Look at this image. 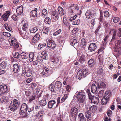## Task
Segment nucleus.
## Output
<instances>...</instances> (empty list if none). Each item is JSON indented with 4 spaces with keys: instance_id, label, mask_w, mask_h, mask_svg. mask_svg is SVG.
<instances>
[{
    "instance_id": "f257e3e1",
    "label": "nucleus",
    "mask_w": 121,
    "mask_h": 121,
    "mask_svg": "<svg viewBox=\"0 0 121 121\" xmlns=\"http://www.w3.org/2000/svg\"><path fill=\"white\" fill-rule=\"evenodd\" d=\"M75 95L76 96L78 102L80 104L84 105L86 103V98L85 93L83 91H77Z\"/></svg>"
},
{
    "instance_id": "f03ea898",
    "label": "nucleus",
    "mask_w": 121,
    "mask_h": 121,
    "mask_svg": "<svg viewBox=\"0 0 121 121\" xmlns=\"http://www.w3.org/2000/svg\"><path fill=\"white\" fill-rule=\"evenodd\" d=\"M19 103V101L16 99L13 100L10 104V110L13 111H14L18 107Z\"/></svg>"
},
{
    "instance_id": "7ed1b4c3",
    "label": "nucleus",
    "mask_w": 121,
    "mask_h": 121,
    "mask_svg": "<svg viewBox=\"0 0 121 121\" xmlns=\"http://www.w3.org/2000/svg\"><path fill=\"white\" fill-rule=\"evenodd\" d=\"M121 43V41L119 40L117 43L116 44L114 47V51L117 52L118 55L121 54V47L119 46L120 44Z\"/></svg>"
},
{
    "instance_id": "20e7f679",
    "label": "nucleus",
    "mask_w": 121,
    "mask_h": 121,
    "mask_svg": "<svg viewBox=\"0 0 121 121\" xmlns=\"http://www.w3.org/2000/svg\"><path fill=\"white\" fill-rule=\"evenodd\" d=\"M85 15L87 18L92 19L95 17L94 12L92 10H88L86 13Z\"/></svg>"
},
{
    "instance_id": "39448f33",
    "label": "nucleus",
    "mask_w": 121,
    "mask_h": 121,
    "mask_svg": "<svg viewBox=\"0 0 121 121\" xmlns=\"http://www.w3.org/2000/svg\"><path fill=\"white\" fill-rule=\"evenodd\" d=\"M47 46L51 49H54L55 48L56 44L53 40L52 39H50L47 42Z\"/></svg>"
},
{
    "instance_id": "423d86ee",
    "label": "nucleus",
    "mask_w": 121,
    "mask_h": 121,
    "mask_svg": "<svg viewBox=\"0 0 121 121\" xmlns=\"http://www.w3.org/2000/svg\"><path fill=\"white\" fill-rule=\"evenodd\" d=\"M52 20L55 21L57 20L59 18V15L58 12L55 11H53L51 14Z\"/></svg>"
},
{
    "instance_id": "0eeeda50",
    "label": "nucleus",
    "mask_w": 121,
    "mask_h": 121,
    "mask_svg": "<svg viewBox=\"0 0 121 121\" xmlns=\"http://www.w3.org/2000/svg\"><path fill=\"white\" fill-rule=\"evenodd\" d=\"M78 38L76 37L72 38L70 41L71 45L75 48L76 45L77 44L78 42Z\"/></svg>"
},
{
    "instance_id": "6e6552de",
    "label": "nucleus",
    "mask_w": 121,
    "mask_h": 121,
    "mask_svg": "<svg viewBox=\"0 0 121 121\" xmlns=\"http://www.w3.org/2000/svg\"><path fill=\"white\" fill-rule=\"evenodd\" d=\"M28 108L27 105L26 103L23 104L21 105L20 108L21 112L20 113L21 114L22 113H24L25 112H27V109Z\"/></svg>"
},
{
    "instance_id": "1a4fd4ad",
    "label": "nucleus",
    "mask_w": 121,
    "mask_h": 121,
    "mask_svg": "<svg viewBox=\"0 0 121 121\" xmlns=\"http://www.w3.org/2000/svg\"><path fill=\"white\" fill-rule=\"evenodd\" d=\"M62 86V84L60 81L56 82L54 86L55 90L56 91H59Z\"/></svg>"
},
{
    "instance_id": "9d476101",
    "label": "nucleus",
    "mask_w": 121,
    "mask_h": 121,
    "mask_svg": "<svg viewBox=\"0 0 121 121\" xmlns=\"http://www.w3.org/2000/svg\"><path fill=\"white\" fill-rule=\"evenodd\" d=\"M11 12L10 11H6V13L2 16L1 18L5 21H7L9 16L11 14Z\"/></svg>"
},
{
    "instance_id": "9b49d317",
    "label": "nucleus",
    "mask_w": 121,
    "mask_h": 121,
    "mask_svg": "<svg viewBox=\"0 0 121 121\" xmlns=\"http://www.w3.org/2000/svg\"><path fill=\"white\" fill-rule=\"evenodd\" d=\"M77 16L75 15L74 16L72 17L69 19V20L71 21H73V24L74 25H78L80 22L79 19H78L77 20L74 21L76 18Z\"/></svg>"
},
{
    "instance_id": "f8f14e48",
    "label": "nucleus",
    "mask_w": 121,
    "mask_h": 121,
    "mask_svg": "<svg viewBox=\"0 0 121 121\" xmlns=\"http://www.w3.org/2000/svg\"><path fill=\"white\" fill-rule=\"evenodd\" d=\"M78 112V109L75 107H73L70 110V117H72L76 115Z\"/></svg>"
},
{
    "instance_id": "ddd939ff",
    "label": "nucleus",
    "mask_w": 121,
    "mask_h": 121,
    "mask_svg": "<svg viewBox=\"0 0 121 121\" xmlns=\"http://www.w3.org/2000/svg\"><path fill=\"white\" fill-rule=\"evenodd\" d=\"M8 40L10 45L11 46H14L17 42L14 37L12 36L10 37Z\"/></svg>"
},
{
    "instance_id": "4468645a",
    "label": "nucleus",
    "mask_w": 121,
    "mask_h": 121,
    "mask_svg": "<svg viewBox=\"0 0 121 121\" xmlns=\"http://www.w3.org/2000/svg\"><path fill=\"white\" fill-rule=\"evenodd\" d=\"M20 65L17 64H15L14 65L13 67V70L15 73L18 72L20 69Z\"/></svg>"
},
{
    "instance_id": "2eb2a0df",
    "label": "nucleus",
    "mask_w": 121,
    "mask_h": 121,
    "mask_svg": "<svg viewBox=\"0 0 121 121\" xmlns=\"http://www.w3.org/2000/svg\"><path fill=\"white\" fill-rule=\"evenodd\" d=\"M40 38V34L38 33L32 39V44H34Z\"/></svg>"
},
{
    "instance_id": "dca6fc26",
    "label": "nucleus",
    "mask_w": 121,
    "mask_h": 121,
    "mask_svg": "<svg viewBox=\"0 0 121 121\" xmlns=\"http://www.w3.org/2000/svg\"><path fill=\"white\" fill-rule=\"evenodd\" d=\"M96 48V44L95 43H91L88 48L89 50L92 52L94 51Z\"/></svg>"
},
{
    "instance_id": "f3484780",
    "label": "nucleus",
    "mask_w": 121,
    "mask_h": 121,
    "mask_svg": "<svg viewBox=\"0 0 121 121\" xmlns=\"http://www.w3.org/2000/svg\"><path fill=\"white\" fill-rule=\"evenodd\" d=\"M56 104V102L54 100H50L48 103V108L51 109L53 108Z\"/></svg>"
},
{
    "instance_id": "a211bd4d",
    "label": "nucleus",
    "mask_w": 121,
    "mask_h": 121,
    "mask_svg": "<svg viewBox=\"0 0 121 121\" xmlns=\"http://www.w3.org/2000/svg\"><path fill=\"white\" fill-rule=\"evenodd\" d=\"M7 86L5 85H0V90L2 92L3 94H4L7 91Z\"/></svg>"
},
{
    "instance_id": "6ab92c4d",
    "label": "nucleus",
    "mask_w": 121,
    "mask_h": 121,
    "mask_svg": "<svg viewBox=\"0 0 121 121\" xmlns=\"http://www.w3.org/2000/svg\"><path fill=\"white\" fill-rule=\"evenodd\" d=\"M91 92L94 94H96L97 92V86L94 83L91 86Z\"/></svg>"
},
{
    "instance_id": "aec40b11",
    "label": "nucleus",
    "mask_w": 121,
    "mask_h": 121,
    "mask_svg": "<svg viewBox=\"0 0 121 121\" xmlns=\"http://www.w3.org/2000/svg\"><path fill=\"white\" fill-rule=\"evenodd\" d=\"M86 59L85 55L82 54L80 57L79 60V62L81 64L83 63L85 61Z\"/></svg>"
},
{
    "instance_id": "412c9836",
    "label": "nucleus",
    "mask_w": 121,
    "mask_h": 121,
    "mask_svg": "<svg viewBox=\"0 0 121 121\" xmlns=\"http://www.w3.org/2000/svg\"><path fill=\"white\" fill-rule=\"evenodd\" d=\"M99 101V100L98 98L96 96L93 97L91 99L92 102L93 103L95 104H97Z\"/></svg>"
},
{
    "instance_id": "4be33fe9",
    "label": "nucleus",
    "mask_w": 121,
    "mask_h": 121,
    "mask_svg": "<svg viewBox=\"0 0 121 121\" xmlns=\"http://www.w3.org/2000/svg\"><path fill=\"white\" fill-rule=\"evenodd\" d=\"M20 34L22 37L25 39H27L29 37V34L27 32H23L20 33Z\"/></svg>"
},
{
    "instance_id": "5701e85b",
    "label": "nucleus",
    "mask_w": 121,
    "mask_h": 121,
    "mask_svg": "<svg viewBox=\"0 0 121 121\" xmlns=\"http://www.w3.org/2000/svg\"><path fill=\"white\" fill-rule=\"evenodd\" d=\"M23 6H21L17 9L16 12L17 14L21 15L22 13L23 12Z\"/></svg>"
},
{
    "instance_id": "b1692460",
    "label": "nucleus",
    "mask_w": 121,
    "mask_h": 121,
    "mask_svg": "<svg viewBox=\"0 0 121 121\" xmlns=\"http://www.w3.org/2000/svg\"><path fill=\"white\" fill-rule=\"evenodd\" d=\"M37 8H35L34 9V10L31 11V16L32 17H37Z\"/></svg>"
},
{
    "instance_id": "393cba45",
    "label": "nucleus",
    "mask_w": 121,
    "mask_h": 121,
    "mask_svg": "<svg viewBox=\"0 0 121 121\" xmlns=\"http://www.w3.org/2000/svg\"><path fill=\"white\" fill-rule=\"evenodd\" d=\"M79 79H81L83 77L82 71L79 70L77 73L76 76Z\"/></svg>"
},
{
    "instance_id": "a878e982",
    "label": "nucleus",
    "mask_w": 121,
    "mask_h": 121,
    "mask_svg": "<svg viewBox=\"0 0 121 121\" xmlns=\"http://www.w3.org/2000/svg\"><path fill=\"white\" fill-rule=\"evenodd\" d=\"M88 64L89 67L91 68L93 67L95 64L94 59H90L88 61Z\"/></svg>"
},
{
    "instance_id": "bb28decb",
    "label": "nucleus",
    "mask_w": 121,
    "mask_h": 121,
    "mask_svg": "<svg viewBox=\"0 0 121 121\" xmlns=\"http://www.w3.org/2000/svg\"><path fill=\"white\" fill-rule=\"evenodd\" d=\"M42 57L44 59H47L48 57L47 52L46 51H44L41 53Z\"/></svg>"
},
{
    "instance_id": "cd10ccee",
    "label": "nucleus",
    "mask_w": 121,
    "mask_h": 121,
    "mask_svg": "<svg viewBox=\"0 0 121 121\" xmlns=\"http://www.w3.org/2000/svg\"><path fill=\"white\" fill-rule=\"evenodd\" d=\"M32 68H29L27 69V71L26 72V75L27 77H29L31 75V72L32 71Z\"/></svg>"
},
{
    "instance_id": "c85d7f7f",
    "label": "nucleus",
    "mask_w": 121,
    "mask_h": 121,
    "mask_svg": "<svg viewBox=\"0 0 121 121\" xmlns=\"http://www.w3.org/2000/svg\"><path fill=\"white\" fill-rule=\"evenodd\" d=\"M83 77H85L88 75L90 73V72L86 68L84 69L82 71Z\"/></svg>"
},
{
    "instance_id": "c756f323",
    "label": "nucleus",
    "mask_w": 121,
    "mask_h": 121,
    "mask_svg": "<svg viewBox=\"0 0 121 121\" xmlns=\"http://www.w3.org/2000/svg\"><path fill=\"white\" fill-rule=\"evenodd\" d=\"M109 100V99L108 98H106L104 97L101 100V103L103 105H105L106 104L107 102H108Z\"/></svg>"
},
{
    "instance_id": "7c9ffc66",
    "label": "nucleus",
    "mask_w": 121,
    "mask_h": 121,
    "mask_svg": "<svg viewBox=\"0 0 121 121\" xmlns=\"http://www.w3.org/2000/svg\"><path fill=\"white\" fill-rule=\"evenodd\" d=\"M85 113L86 114L85 116L86 118H87L88 121H91L92 119L91 115L89 113V111H86Z\"/></svg>"
},
{
    "instance_id": "2f4dec72",
    "label": "nucleus",
    "mask_w": 121,
    "mask_h": 121,
    "mask_svg": "<svg viewBox=\"0 0 121 121\" xmlns=\"http://www.w3.org/2000/svg\"><path fill=\"white\" fill-rule=\"evenodd\" d=\"M78 118L80 119V121H86L85 117L83 114L82 113H80L78 116Z\"/></svg>"
},
{
    "instance_id": "473e14b6",
    "label": "nucleus",
    "mask_w": 121,
    "mask_h": 121,
    "mask_svg": "<svg viewBox=\"0 0 121 121\" xmlns=\"http://www.w3.org/2000/svg\"><path fill=\"white\" fill-rule=\"evenodd\" d=\"M111 32H112L113 34L112 38L111 40V42L113 41L115 39L116 30H115L114 29L110 31L109 32V34H110Z\"/></svg>"
},
{
    "instance_id": "72a5a7b5",
    "label": "nucleus",
    "mask_w": 121,
    "mask_h": 121,
    "mask_svg": "<svg viewBox=\"0 0 121 121\" xmlns=\"http://www.w3.org/2000/svg\"><path fill=\"white\" fill-rule=\"evenodd\" d=\"M97 109V106L95 105H94L90 107L89 108V110L92 112L96 111Z\"/></svg>"
},
{
    "instance_id": "f704fd0d",
    "label": "nucleus",
    "mask_w": 121,
    "mask_h": 121,
    "mask_svg": "<svg viewBox=\"0 0 121 121\" xmlns=\"http://www.w3.org/2000/svg\"><path fill=\"white\" fill-rule=\"evenodd\" d=\"M20 55L22 58L23 59H27L28 57V55L25 52L21 53Z\"/></svg>"
},
{
    "instance_id": "c9c22d12",
    "label": "nucleus",
    "mask_w": 121,
    "mask_h": 121,
    "mask_svg": "<svg viewBox=\"0 0 121 121\" xmlns=\"http://www.w3.org/2000/svg\"><path fill=\"white\" fill-rule=\"evenodd\" d=\"M47 104L46 101L44 99H43L42 100H40L39 102V104L41 106H44Z\"/></svg>"
},
{
    "instance_id": "e433bc0d",
    "label": "nucleus",
    "mask_w": 121,
    "mask_h": 121,
    "mask_svg": "<svg viewBox=\"0 0 121 121\" xmlns=\"http://www.w3.org/2000/svg\"><path fill=\"white\" fill-rule=\"evenodd\" d=\"M87 43V41L86 40L83 38L82 39L81 41V46L82 47H83L86 45Z\"/></svg>"
},
{
    "instance_id": "4c0bfd02",
    "label": "nucleus",
    "mask_w": 121,
    "mask_h": 121,
    "mask_svg": "<svg viewBox=\"0 0 121 121\" xmlns=\"http://www.w3.org/2000/svg\"><path fill=\"white\" fill-rule=\"evenodd\" d=\"M111 95V92L110 90H108L106 91L105 94V95H104V97L105 98H108L109 99V98L110 97Z\"/></svg>"
},
{
    "instance_id": "58836bf2",
    "label": "nucleus",
    "mask_w": 121,
    "mask_h": 121,
    "mask_svg": "<svg viewBox=\"0 0 121 121\" xmlns=\"http://www.w3.org/2000/svg\"><path fill=\"white\" fill-rule=\"evenodd\" d=\"M4 26L5 29L9 31H10L12 30V27L7 23L4 24Z\"/></svg>"
},
{
    "instance_id": "ea45409f",
    "label": "nucleus",
    "mask_w": 121,
    "mask_h": 121,
    "mask_svg": "<svg viewBox=\"0 0 121 121\" xmlns=\"http://www.w3.org/2000/svg\"><path fill=\"white\" fill-rule=\"evenodd\" d=\"M30 58L29 60L30 62L32 61L35 58L34 54V53L31 52L30 53L29 55Z\"/></svg>"
},
{
    "instance_id": "a19ab883",
    "label": "nucleus",
    "mask_w": 121,
    "mask_h": 121,
    "mask_svg": "<svg viewBox=\"0 0 121 121\" xmlns=\"http://www.w3.org/2000/svg\"><path fill=\"white\" fill-rule=\"evenodd\" d=\"M109 37V35H108L106 36L104 39L103 40L102 43L103 46H105L106 45L107 43V41Z\"/></svg>"
},
{
    "instance_id": "79ce46f5",
    "label": "nucleus",
    "mask_w": 121,
    "mask_h": 121,
    "mask_svg": "<svg viewBox=\"0 0 121 121\" xmlns=\"http://www.w3.org/2000/svg\"><path fill=\"white\" fill-rule=\"evenodd\" d=\"M97 85L98 86V87L99 88L104 87L106 86V85L105 83L102 82L98 83Z\"/></svg>"
},
{
    "instance_id": "37998d69",
    "label": "nucleus",
    "mask_w": 121,
    "mask_h": 121,
    "mask_svg": "<svg viewBox=\"0 0 121 121\" xmlns=\"http://www.w3.org/2000/svg\"><path fill=\"white\" fill-rule=\"evenodd\" d=\"M48 71L49 70L48 68H44L41 73L43 75H45V76H48L47 73H48Z\"/></svg>"
},
{
    "instance_id": "c03bdc74",
    "label": "nucleus",
    "mask_w": 121,
    "mask_h": 121,
    "mask_svg": "<svg viewBox=\"0 0 121 121\" xmlns=\"http://www.w3.org/2000/svg\"><path fill=\"white\" fill-rule=\"evenodd\" d=\"M103 69L101 66H99L98 69L97 73L99 75H101L102 74Z\"/></svg>"
},
{
    "instance_id": "a18cd8bd",
    "label": "nucleus",
    "mask_w": 121,
    "mask_h": 121,
    "mask_svg": "<svg viewBox=\"0 0 121 121\" xmlns=\"http://www.w3.org/2000/svg\"><path fill=\"white\" fill-rule=\"evenodd\" d=\"M20 54L18 52H15L13 53V56L15 58H19L20 56Z\"/></svg>"
},
{
    "instance_id": "49530a36",
    "label": "nucleus",
    "mask_w": 121,
    "mask_h": 121,
    "mask_svg": "<svg viewBox=\"0 0 121 121\" xmlns=\"http://www.w3.org/2000/svg\"><path fill=\"white\" fill-rule=\"evenodd\" d=\"M53 85L52 83L49 86V88L50 90L52 92H54L55 91H56L55 90L54 87H53Z\"/></svg>"
},
{
    "instance_id": "de8ad7c7",
    "label": "nucleus",
    "mask_w": 121,
    "mask_h": 121,
    "mask_svg": "<svg viewBox=\"0 0 121 121\" xmlns=\"http://www.w3.org/2000/svg\"><path fill=\"white\" fill-rule=\"evenodd\" d=\"M31 87L32 89H34L38 86L37 83H32L30 84Z\"/></svg>"
},
{
    "instance_id": "09e8293b",
    "label": "nucleus",
    "mask_w": 121,
    "mask_h": 121,
    "mask_svg": "<svg viewBox=\"0 0 121 121\" xmlns=\"http://www.w3.org/2000/svg\"><path fill=\"white\" fill-rule=\"evenodd\" d=\"M38 30V29L36 27H34L33 28L30 29V32L31 33H34Z\"/></svg>"
},
{
    "instance_id": "8fccbe9b",
    "label": "nucleus",
    "mask_w": 121,
    "mask_h": 121,
    "mask_svg": "<svg viewBox=\"0 0 121 121\" xmlns=\"http://www.w3.org/2000/svg\"><path fill=\"white\" fill-rule=\"evenodd\" d=\"M44 22L47 24H50L51 23V19L48 17H46L44 20Z\"/></svg>"
},
{
    "instance_id": "3c124183",
    "label": "nucleus",
    "mask_w": 121,
    "mask_h": 121,
    "mask_svg": "<svg viewBox=\"0 0 121 121\" xmlns=\"http://www.w3.org/2000/svg\"><path fill=\"white\" fill-rule=\"evenodd\" d=\"M28 25L27 23L24 24L22 27L23 30L24 31H26L28 29Z\"/></svg>"
},
{
    "instance_id": "603ef678",
    "label": "nucleus",
    "mask_w": 121,
    "mask_h": 121,
    "mask_svg": "<svg viewBox=\"0 0 121 121\" xmlns=\"http://www.w3.org/2000/svg\"><path fill=\"white\" fill-rule=\"evenodd\" d=\"M0 65L3 69H4L7 66V63L6 62L3 61L0 64Z\"/></svg>"
},
{
    "instance_id": "864d4df0",
    "label": "nucleus",
    "mask_w": 121,
    "mask_h": 121,
    "mask_svg": "<svg viewBox=\"0 0 121 121\" xmlns=\"http://www.w3.org/2000/svg\"><path fill=\"white\" fill-rule=\"evenodd\" d=\"M49 30V27H44L43 29V31L45 34L48 33Z\"/></svg>"
},
{
    "instance_id": "5fc2aeb1",
    "label": "nucleus",
    "mask_w": 121,
    "mask_h": 121,
    "mask_svg": "<svg viewBox=\"0 0 121 121\" xmlns=\"http://www.w3.org/2000/svg\"><path fill=\"white\" fill-rule=\"evenodd\" d=\"M3 35L5 36L9 37L11 36V34L9 32H3L2 33Z\"/></svg>"
},
{
    "instance_id": "6e6d98bb",
    "label": "nucleus",
    "mask_w": 121,
    "mask_h": 121,
    "mask_svg": "<svg viewBox=\"0 0 121 121\" xmlns=\"http://www.w3.org/2000/svg\"><path fill=\"white\" fill-rule=\"evenodd\" d=\"M36 60L38 61L39 63H41L43 62V60L42 56H38L37 57Z\"/></svg>"
},
{
    "instance_id": "4d7b16f0",
    "label": "nucleus",
    "mask_w": 121,
    "mask_h": 121,
    "mask_svg": "<svg viewBox=\"0 0 121 121\" xmlns=\"http://www.w3.org/2000/svg\"><path fill=\"white\" fill-rule=\"evenodd\" d=\"M35 99V96L34 95H32L29 98V102H31L33 100Z\"/></svg>"
},
{
    "instance_id": "13d9d810",
    "label": "nucleus",
    "mask_w": 121,
    "mask_h": 121,
    "mask_svg": "<svg viewBox=\"0 0 121 121\" xmlns=\"http://www.w3.org/2000/svg\"><path fill=\"white\" fill-rule=\"evenodd\" d=\"M78 29L77 28H74L72 30L71 34L72 35H74L78 32Z\"/></svg>"
},
{
    "instance_id": "bf43d9fd",
    "label": "nucleus",
    "mask_w": 121,
    "mask_h": 121,
    "mask_svg": "<svg viewBox=\"0 0 121 121\" xmlns=\"http://www.w3.org/2000/svg\"><path fill=\"white\" fill-rule=\"evenodd\" d=\"M68 97V95L66 94H65L63 96L61 99V103H63L64 102Z\"/></svg>"
},
{
    "instance_id": "052dcab7",
    "label": "nucleus",
    "mask_w": 121,
    "mask_h": 121,
    "mask_svg": "<svg viewBox=\"0 0 121 121\" xmlns=\"http://www.w3.org/2000/svg\"><path fill=\"white\" fill-rule=\"evenodd\" d=\"M46 45L45 43L39 44L38 46V48L39 49H41L42 48L45 46Z\"/></svg>"
},
{
    "instance_id": "680f3d73",
    "label": "nucleus",
    "mask_w": 121,
    "mask_h": 121,
    "mask_svg": "<svg viewBox=\"0 0 121 121\" xmlns=\"http://www.w3.org/2000/svg\"><path fill=\"white\" fill-rule=\"evenodd\" d=\"M63 25L65 26H67L68 24L66 18L64 17L63 19Z\"/></svg>"
},
{
    "instance_id": "e2e57ef3",
    "label": "nucleus",
    "mask_w": 121,
    "mask_h": 121,
    "mask_svg": "<svg viewBox=\"0 0 121 121\" xmlns=\"http://www.w3.org/2000/svg\"><path fill=\"white\" fill-rule=\"evenodd\" d=\"M44 112L42 111H40L38 112L37 114V116L38 117H42L43 115Z\"/></svg>"
},
{
    "instance_id": "0e129e2a",
    "label": "nucleus",
    "mask_w": 121,
    "mask_h": 121,
    "mask_svg": "<svg viewBox=\"0 0 121 121\" xmlns=\"http://www.w3.org/2000/svg\"><path fill=\"white\" fill-rule=\"evenodd\" d=\"M104 16L106 17H108L109 16V12L107 11H105L104 13Z\"/></svg>"
},
{
    "instance_id": "69168bd1",
    "label": "nucleus",
    "mask_w": 121,
    "mask_h": 121,
    "mask_svg": "<svg viewBox=\"0 0 121 121\" xmlns=\"http://www.w3.org/2000/svg\"><path fill=\"white\" fill-rule=\"evenodd\" d=\"M103 90H101V91H99L98 94V96L99 97H102L103 95Z\"/></svg>"
},
{
    "instance_id": "338daca9",
    "label": "nucleus",
    "mask_w": 121,
    "mask_h": 121,
    "mask_svg": "<svg viewBox=\"0 0 121 121\" xmlns=\"http://www.w3.org/2000/svg\"><path fill=\"white\" fill-rule=\"evenodd\" d=\"M43 99H44L46 101H48L50 99V97L48 94H47L44 96Z\"/></svg>"
},
{
    "instance_id": "774afa93",
    "label": "nucleus",
    "mask_w": 121,
    "mask_h": 121,
    "mask_svg": "<svg viewBox=\"0 0 121 121\" xmlns=\"http://www.w3.org/2000/svg\"><path fill=\"white\" fill-rule=\"evenodd\" d=\"M117 35L118 37H120L121 36V28L118 29L117 31Z\"/></svg>"
}]
</instances>
